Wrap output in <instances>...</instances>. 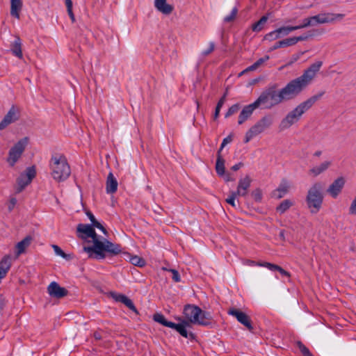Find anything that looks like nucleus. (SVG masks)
<instances>
[{
  "instance_id": "nucleus-1",
  "label": "nucleus",
  "mask_w": 356,
  "mask_h": 356,
  "mask_svg": "<svg viewBox=\"0 0 356 356\" xmlns=\"http://www.w3.org/2000/svg\"><path fill=\"white\" fill-rule=\"evenodd\" d=\"M322 65L321 60L316 61L301 76L290 81L280 90H277L276 84L269 86L260 94L256 102L262 108L270 109L284 101L294 99L312 83Z\"/></svg>"
},
{
  "instance_id": "nucleus-2",
  "label": "nucleus",
  "mask_w": 356,
  "mask_h": 356,
  "mask_svg": "<svg viewBox=\"0 0 356 356\" xmlns=\"http://www.w3.org/2000/svg\"><path fill=\"white\" fill-rule=\"evenodd\" d=\"M77 232L79 236L83 239L91 238L93 245L91 246H84L83 250L89 254L90 257L95 259H104L106 252H111L109 246L111 243L104 238V241L99 239V236L95 232V228L88 224H79L77 226Z\"/></svg>"
},
{
  "instance_id": "nucleus-3",
  "label": "nucleus",
  "mask_w": 356,
  "mask_h": 356,
  "mask_svg": "<svg viewBox=\"0 0 356 356\" xmlns=\"http://www.w3.org/2000/svg\"><path fill=\"white\" fill-rule=\"evenodd\" d=\"M325 92L322 91L315 95L308 98L307 100L299 104L292 111L289 112L287 115L281 120L279 128L283 131L290 128L295 123L298 122L302 115L309 110L313 105L324 95Z\"/></svg>"
},
{
  "instance_id": "nucleus-4",
  "label": "nucleus",
  "mask_w": 356,
  "mask_h": 356,
  "mask_svg": "<svg viewBox=\"0 0 356 356\" xmlns=\"http://www.w3.org/2000/svg\"><path fill=\"white\" fill-rule=\"evenodd\" d=\"M183 314L188 323L202 325L204 327H212L213 317L210 312L202 310L195 305H186L184 306Z\"/></svg>"
},
{
  "instance_id": "nucleus-5",
  "label": "nucleus",
  "mask_w": 356,
  "mask_h": 356,
  "mask_svg": "<svg viewBox=\"0 0 356 356\" xmlns=\"http://www.w3.org/2000/svg\"><path fill=\"white\" fill-rule=\"evenodd\" d=\"M51 175L54 180L60 182L66 180L71 174L66 157L60 154L52 155L49 161Z\"/></svg>"
},
{
  "instance_id": "nucleus-6",
  "label": "nucleus",
  "mask_w": 356,
  "mask_h": 356,
  "mask_svg": "<svg viewBox=\"0 0 356 356\" xmlns=\"http://www.w3.org/2000/svg\"><path fill=\"white\" fill-rule=\"evenodd\" d=\"M323 186L321 183H314L308 190L307 195L306 197V202L308 208L312 213H317L321 209L323 195Z\"/></svg>"
},
{
  "instance_id": "nucleus-7",
  "label": "nucleus",
  "mask_w": 356,
  "mask_h": 356,
  "mask_svg": "<svg viewBox=\"0 0 356 356\" xmlns=\"http://www.w3.org/2000/svg\"><path fill=\"white\" fill-rule=\"evenodd\" d=\"M274 122V118L271 114L264 115L259 120H258L249 130L245 133L244 143H248L254 137L263 133L266 129H269Z\"/></svg>"
},
{
  "instance_id": "nucleus-8",
  "label": "nucleus",
  "mask_w": 356,
  "mask_h": 356,
  "mask_svg": "<svg viewBox=\"0 0 356 356\" xmlns=\"http://www.w3.org/2000/svg\"><path fill=\"white\" fill-rule=\"evenodd\" d=\"M344 17L343 14L332 13H322L316 15L309 17L312 26L318 24H332L335 21L341 20Z\"/></svg>"
},
{
  "instance_id": "nucleus-9",
  "label": "nucleus",
  "mask_w": 356,
  "mask_h": 356,
  "mask_svg": "<svg viewBox=\"0 0 356 356\" xmlns=\"http://www.w3.org/2000/svg\"><path fill=\"white\" fill-rule=\"evenodd\" d=\"M28 143V138L25 137L19 140L9 151L8 162L13 166L20 158Z\"/></svg>"
},
{
  "instance_id": "nucleus-10",
  "label": "nucleus",
  "mask_w": 356,
  "mask_h": 356,
  "mask_svg": "<svg viewBox=\"0 0 356 356\" xmlns=\"http://www.w3.org/2000/svg\"><path fill=\"white\" fill-rule=\"evenodd\" d=\"M36 175V170L34 166L29 167L26 169L24 173H22L20 176L17 178V192H22L24 188L29 185L32 179Z\"/></svg>"
},
{
  "instance_id": "nucleus-11",
  "label": "nucleus",
  "mask_w": 356,
  "mask_h": 356,
  "mask_svg": "<svg viewBox=\"0 0 356 356\" xmlns=\"http://www.w3.org/2000/svg\"><path fill=\"white\" fill-rule=\"evenodd\" d=\"M21 110L19 107L13 105L3 120L0 122V130L5 129L10 124L19 120Z\"/></svg>"
},
{
  "instance_id": "nucleus-12",
  "label": "nucleus",
  "mask_w": 356,
  "mask_h": 356,
  "mask_svg": "<svg viewBox=\"0 0 356 356\" xmlns=\"http://www.w3.org/2000/svg\"><path fill=\"white\" fill-rule=\"evenodd\" d=\"M227 314L230 316H234L237 321L246 327L248 330L252 331L253 330L250 318L245 312L236 308H230L227 311Z\"/></svg>"
},
{
  "instance_id": "nucleus-13",
  "label": "nucleus",
  "mask_w": 356,
  "mask_h": 356,
  "mask_svg": "<svg viewBox=\"0 0 356 356\" xmlns=\"http://www.w3.org/2000/svg\"><path fill=\"white\" fill-rule=\"evenodd\" d=\"M309 36L307 35H302L300 36L289 38L275 43L273 46L270 48V51H274L279 48L293 46L300 41H304L308 39Z\"/></svg>"
},
{
  "instance_id": "nucleus-14",
  "label": "nucleus",
  "mask_w": 356,
  "mask_h": 356,
  "mask_svg": "<svg viewBox=\"0 0 356 356\" xmlns=\"http://www.w3.org/2000/svg\"><path fill=\"white\" fill-rule=\"evenodd\" d=\"M49 295L54 298L60 299L68 295V291L60 286L56 282H51L47 287Z\"/></svg>"
},
{
  "instance_id": "nucleus-15",
  "label": "nucleus",
  "mask_w": 356,
  "mask_h": 356,
  "mask_svg": "<svg viewBox=\"0 0 356 356\" xmlns=\"http://www.w3.org/2000/svg\"><path fill=\"white\" fill-rule=\"evenodd\" d=\"M345 185V179L340 177L336 179L327 188V193L333 198H337Z\"/></svg>"
},
{
  "instance_id": "nucleus-16",
  "label": "nucleus",
  "mask_w": 356,
  "mask_h": 356,
  "mask_svg": "<svg viewBox=\"0 0 356 356\" xmlns=\"http://www.w3.org/2000/svg\"><path fill=\"white\" fill-rule=\"evenodd\" d=\"M332 165V161L331 160L323 161L321 163L312 167L309 170L308 174L313 177H316L325 172Z\"/></svg>"
},
{
  "instance_id": "nucleus-17",
  "label": "nucleus",
  "mask_w": 356,
  "mask_h": 356,
  "mask_svg": "<svg viewBox=\"0 0 356 356\" xmlns=\"http://www.w3.org/2000/svg\"><path fill=\"white\" fill-rule=\"evenodd\" d=\"M188 321L181 320L180 323H172L170 328L175 330L180 335L185 338L194 339L195 334L192 332H188L186 330L189 327Z\"/></svg>"
},
{
  "instance_id": "nucleus-18",
  "label": "nucleus",
  "mask_w": 356,
  "mask_h": 356,
  "mask_svg": "<svg viewBox=\"0 0 356 356\" xmlns=\"http://www.w3.org/2000/svg\"><path fill=\"white\" fill-rule=\"evenodd\" d=\"M259 107V106L256 102V101H254L252 104H250L244 106L239 114L238 124H242L243 123H244L252 115L254 111Z\"/></svg>"
},
{
  "instance_id": "nucleus-19",
  "label": "nucleus",
  "mask_w": 356,
  "mask_h": 356,
  "mask_svg": "<svg viewBox=\"0 0 356 356\" xmlns=\"http://www.w3.org/2000/svg\"><path fill=\"white\" fill-rule=\"evenodd\" d=\"M251 184V179L248 175L240 179L238 183L237 189L234 191L238 196L245 197L248 194V188Z\"/></svg>"
},
{
  "instance_id": "nucleus-20",
  "label": "nucleus",
  "mask_w": 356,
  "mask_h": 356,
  "mask_svg": "<svg viewBox=\"0 0 356 356\" xmlns=\"http://www.w3.org/2000/svg\"><path fill=\"white\" fill-rule=\"evenodd\" d=\"M113 299H114L116 302L123 303L127 307H128L130 310L134 312L136 314H138L139 312L136 307H135L133 301L128 298L127 296L124 294H116L113 293Z\"/></svg>"
},
{
  "instance_id": "nucleus-21",
  "label": "nucleus",
  "mask_w": 356,
  "mask_h": 356,
  "mask_svg": "<svg viewBox=\"0 0 356 356\" xmlns=\"http://www.w3.org/2000/svg\"><path fill=\"white\" fill-rule=\"evenodd\" d=\"M122 259L129 261L131 264L136 266L143 267L146 262L144 259L137 255H132L129 252H124L122 253Z\"/></svg>"
},
{
  "instance_id": "nucleus-22",
  "label": "nucleus",
  "mask_w": 356,
  "mask_h": 356,
  "mask_svg": "<svg viewBox=\"0 0 356 356\" xmlns=\"http://www.w3.org/2000/svg\"><path fill=\"white\" fill-rule=\"evenodd\" d=\"M289 185L286 179H282L278 188L273 192V197L280 199L289 191Z\"/></svg>"
},
{
  "instance_id": "nucleus-23",
  "label": "nucleus",
  "mask_w": 356,
  "mask_h": 356,
  "mask_svg": "<svg viewBox=\"0 0 356 356\" xmlns=\"http://www.w3.org/2000/svg\"><path fill=\"white\" fill-rule=\"evenodd\" d=\"M154 6L159 12L165 15H169L173 10L172 6L167 3L166 0H155Z\"/></svg>"
},
{
  "instance_id": "nucleus-24",
  "label": "nucleus",
  "mask_w": 356,
  "mask_h": 356,
  "mask_svg": "<svg viewBox=\"0 0 356 356\" xmlns=\"http://www.w3.org/2000/svg\"><path fill=\"white\" fill-rule=\"evenodd\" d=\"M33 237L30 235L26 236L23 240L18 242L15 246L16 248V254L17 256L24 253L26 249L31 245L33 241Z\"/></svg>"
},
{
  "instance_id": "nucleus-25",
  "label": "nucleus",
  "mask_w": 356,
  "mask_h": 356,
  "mask_svg": "<svg viewBox=\"0 0 356 356\" xmlns=\"http://www.w3.org/2000/svg\"><path fill=\"white\" fill-rule=\"evenodd\" d=\"M22 8V0H10V15L17 18L20 17V11Z\"/></svg>"
},
{
  "instance_id": "nucleus-26",
  "label": "nucleus",
  "mask_w": 356,
  "mask_h": 356,
  "mask_svg": "<svg viewBox=\"0 0 356 356\" xmlns=\"http://www.w3.org/2000/svg\"><path fill=\"white\" fill-rule=\"evenodd\" d=\"M10 50L13 55L18 57L19 58H22V42L20 38L17 36L14 42L11 44Z\"/></svg>"
},
{
  "instance_id": "nucleus-27",
  "label": "nucleus",
  "mask_w": 356,
  "mask_h": 356,
  "mask_svg": "<svg viewBox=\"0 0 356 356\" xmlns=\"http://www.w3.org/2000/svg\"><path fill=\"white\" fill-rule=\"evenodd\" d=\"M216 170L219 176L225 175V159L222 158L220 151L217 153V159L216 163Z\"/></svg>"
},
{
  "instance_id": "nucleus-28",
  "label": "nucleus",
  "mask_w": 356,
  "mask_h": 356,
  "mask_svg": "<svg viewBox=\"0 0 356 356\" xmlns=\"http://www.w3.org/2000/svg\"><path fill=\"white\" fill-rule=\"evenodd\" d=\"M268 19V15L262 16L259 21L252 25V30L254 32H259L263 30L264 25Z\"/></svg>"
},
{
  "instance_id": "nucleus-29",
  "label": "nucleus",
  "mask_w": 356,
  "mask_h": 356,
  "mask_svg": "<svg viewBox=\"0 0 356 356\" xmlns=\"http://www.w3.org/2000/svg\"><path fill=\"white\" fill-rule=\"evenodd\" d=\"M153 320L160 324H161L163 326L170 327L172 323L171 321H168L164 315L162 314L156 313L153 316Z\"/></svg>"
},
{
  "instance_id": "nucleus-30",
  "label": "nucleus",
  "mask_w": 356,
  "mask_h": 356,
  "mask_svg": "<svg viewBox=\"0 0 356 356\" xmlns=\"http://www.w3.org/2000/svg\"><path fill=\"white\" fill-rule=\"evenodd\" d=\"M293 205V202L289 200H284L282 201L279 206L277 207L276 211L280 213V214H283L285 213L291 206Z\"/></svg>"
},
{
  "instance_id": "nucleus-31",
  "label": "nucleus",
  "mask_w": 356,
  "mask_h": 356,
  "mask_svg": "<svg viewBox=\"0 0 356 356\" xmlns=\"http://www.w3.org/2000/svg\"><path fill=\"white\" fill-rule=\"evenodd\" d=\"M277 33L282 36L287 35L291 31H296L294 26H282L277 29Z\"/></svg>"
},
{
  "instance_id": "nucleus-32",
  "label": "nucleus",
  "mask_w": 356,
  "mask_h": 356,
  "mask_svg": "<svg viewBox=\"0 0 356 356\" xmlns=\"http://www.w3.org/2000/svg\"><path fill=\"white\" fill-rule=\"evenodd\" d=\"M296 344L303 356H314L309 351V348H307L300 341H296Z\"/></svg>"
},
{
  "instance_id": "nucleus-33",
  "label": "nucleus",
  "mask_w": 356,
  "mask_h": 356,
  "mask_svg": "<svg viewBox=\"0 0 356 356\" xmlns=\"http://www.w3.org/2000/svg\"><path fill=\"white\" fill-rule=\"evenodd\" d=\"M237 13H238V9H237V8L234 7L232 10L230 14L224 17V19H223L224 22L229 23V22H233L235 19V18L237 15Z\"/></svg>"
},
{
  "instance_id": "nucleus-34",
  "label": "nucleus",
  "mask_w": 356,
  "mask_h": 356,
  "mask_svg": "<svg viewBox=\"0 0 356 356\" xmlns=\"http://www.w3.org/2000/svg\"><path fill=\"white\" fill-rule=\"evenodd\" d=\"M281 38L279 33H277V29L267 33L264 36V39L269 41H273Z\"/></svg>"
},
{
  "instance_id": "nucleus-35",
  "label": "nucleus",
  "mask_w": 356,
  "mask_h": 356,
  "mask_svg": "<svg viewBox=\"0 0 356 356\" xmlns=\"http://www.w3.org/2000/svg\"><path fill=\"white\" fill-rule=\"evenodd\" d=\"M304 53H305L304 51H301V52L293 54L291 56V57L290 58V60H289V62L285 65V66L287 67V66H290V65H293L294 63H296L300 58V57L304 54Z\"/></svg>"
},
{
  "instance_id": "nucleus-36",
  "label": "nucleus",
  "mask_w": 356,
  "mask_h": 356,
  "mask_svg": "<svg viewBox=\"0 0 356 356\" xmlns=\"http://www.w3.org/2000/svg\"><path fill=\"white\" fill-rule=\"evenodd\" d=\"M240 108V106L238 104H235L234 105H232V106H230L228 109V111H227V113H225V117L227 118H229V116L232 115L233 114L236 113V112H238V111L239 110Z\"/></svg>"
},
{
  "instance_id": "nucleus-37",
  "label": "nucleus",
  "mask_w": 356,
  "mask_h": 356,
  "mask_svg": "<svg viewBox=\"0 0 356 356\" xmlns=\"http://www.w3.org/2000/svg\"><path fill=\"white\" fill-rule=\"evenodd\" d=\"M257 265L259 266L267 268L268 270L271 271H276L278 266V265L277 264H271L269 262H259Z\"/></svg>"
},
{
  "instance_id": "nucleus-38",
  "label": "nucleus",
  "mask_w": 356,
  "mask_h": 356,
  "mask_svg": "<svg viewBox=\"0 0 356 356\" xmlns=\"http://www.w3.org/2000/svg\"><path fill=\"white\" fill-rule=\"evenodd\" d=\"M308 26H312V23L309 17L305 18L302 20V23L298 26H294L296 30L304 29Z\"/></svg>"
},
{
  "instance_id": "nucleus-39",
  "label": "nucleus",
  "mask_w": 356,
  "mask_h": 356,
  "mask_svg": "<svg viewBox=\"0 0 356 356\" xmlns=\"http://www.w3.org/2000/svg\"><path fill=\"white\" fill-rule=\"evenodd\" d=\"M124 251H122L121 246L117 243H113V256H119L122 258V253Z\"/></svg>"
},
{
  "instance_id": "nucleus-40",
  "label": "nucleus",
  "mask_w": 356,
  "mask_h": 356,
  "mask_svg": "<svg viewBox=\"0 0 356 356\" xmlns=\"http://www.w3.org/2000/svg\"><path fill=\"white\" fill-rule=\"evenodd\" d=\"M86 213L87 216L88 217V218L90 219V220L91 221L90 225L92 226V227L95 228V227L96 225L100 226V222L96 220L95 216L92 213L91 211H86Z\"/></svg>"
},
{
  "instance_id": "nucleus-41",
  "label": "nucleus",
  "mask_w": 356,
  "mask_h": 356,
  "mask_svg": "<svg viewBox=\"0 0 356 356\" xmlns=\"http://www.w3.org/2000/svg\"><path fill=\"white\" fill-rule=\"evenodd\" d=\"M52 248L57 255H59L64 259H67L68 255L65 254L59 246L57 245H52Z\"/></svg>"
},
{
  "instance_id": "nucleus-42",
  "label": "nucleus",
  "mask_w": 356,
  "mask_h": 356,
  "mask_svg": "<svg viewBox=\"0 0 356 356\" xmlns=\"http://www.w3.org/2000/svg\"><path fill=\"white\" fill-rule=\"evenodd\" d=\"M232 138H233V134H230L228 136H227L226 138H225L222 140V142L220 145V149H218V151H220V153H221V151L222 150V149L225 147V146L227 144H228L232 141Z\"/></svg>"
},
{
  "instance_id": "nucleus-43",
  "label": "nucleus",
  "mask_w": 356,
  "mask_h": 356,
  "mask_svg": "<svg viewBox=\"0 0 356 356\" xmlns=\"http://www.w3.org/2000/svg\"><path fill=\"white\" fill-rule=\"evenodd\" d=\"M238 196L234 191L231 193V195L226 199V202L234 207H236L235 199Z\"/></svg>"
},
{
  "instance_id": "nucleus-44",
  "label": "nucleus",
  "mask_w": 356,
  "mask_h": 356,
  "mask_svg": "<svg viewBox=\"0 0 356 356\" xmlns=\"http://www.w3.org/2000/svg\"><path fill=\"white\" fill-rule=\"evenodd\" d=\"M214 49H215V43L213 42H210L209 44V48L204 50L202 52V55L203 56H207L209 54H210L211 52H213Z\"/></svg>"
},
{
  "instance_id": "nucleus-45",
  "label": "nucleus",
  "mask_w": 356,
  "mask_h": 356,
  "mask_svg": "<svg viewBox=\"0 0 356 356\" xmlns=\"http://www.w3.org/2000/svg\"><path fill=\"white\" fill-rule=\"evenodd\" d=\"M106 189L108 193H111V170H110L107 175Z\"/></svg>"
},
{
  "instance_id": "nucleus-46",
  "label": "nucleus",
  "mask_w": 356,
  "mask_h": 356,
  "mask_svg": "<svg viewBox=\"0 0 356 356\" xmlns=\"http://www.w3.org/2000/svg\"><path fill=\"white\" fill-rule=\"evenodd\" d=\"M169 271L172 273V279L175 282H179L181 281V277H180L179 273L177 270L170 269Z\"/></svg>"
},
{
  "instance_id": "nucleus-47",
  "label": "nucleus",
  "mask_w": 356,
  "mask_h": 356,
  "mask_svg": "<svg viewBox=\"0 0 356 356\" xmlns=\"http://www.w3.org/2000/svg\"><path fill=\"white\" fill-rule=\"evenodd\" d=\"M348 211L350 215H356V196L352 201Z\"/></svg>"
},
{
  "instance_id": "nucleus-48",
  "label": "nucleus",
  "mask_w": 356,
  "mask_h": 356,
  "mask_svg": "<svg viewBox=\"0 0 356 356\" xmlns=\"http://www.w3.org/2000/svg\"><path fill=\"white\" fill-rule=\"evenodd\" d=\"M252 196L257 202H260L262 199V193L260 189H256L252 192Z\"/></svg>"
},
{
  "instance_id": "nucleus-49",
  "label": "nucleus",
  "mask_w": 356,
  "mask_h": 356,
  "mask_svg": "<svg viewBox=\"0 0 356 356\" xmlns=\"http://www.w3.org/2000/svg\"><path fill=\"white\" fill-rule=\"evenodd\" d=\"M270 58V56L268 55H266L265 56L260 58L258 59L254 63L255 66L258 68L260 65H261L264 63L268 60Z\"/></svg>"
},
{
  "instance_id": "nucleus-50",
  "label": "nucleus",
  "mask_w": 356,
  "mask_h": 356,
  "mask_svg": "<svg viewBox=\"0 0 356 356\" xmlns=\"http://www.w3.org/2000/svg\"><path fill=\"white\" fill-rule=\"evenodd\" d=\"M109 159H110V156L108 154H106L105 155V159L102 160V167L105 166L106 168L109 169V168H110Z\"/></svg>"
},
{
  "instance_id": "nucleus-51",
  "label": "nucleus",
  "mask_w": 356,
  "mask_h": 356,
  "mask_svg": "<svg viewBox=\"0 0 356 356\" xmlns=\"http://www.w3.org/2000/svg\"><path fill=\"white\" fill-rule=\"evenodd\" d=\"M17 204V199L15 197H12L10 200L9 204L8 207V211L10 212L14 209L15 206Z\"/></svg>"
},
{
  "instance_id": "nucleus-52",
  "label": "nucleus",
  "mask_w": 356,
  "mask_h": 356,
  "mask_svg": "<svg viewBox=\"0 0 356 356\" xmlns=\"http://www.w3.org/2000/svg\"><path fill=\"white\" fill-rule=\"evenodd\" d=\"M276 271H278L283 276H285V277H291L290 273L286 271V270H285L284 268H282L280 266H277V268Z\"/></svg>"
},
{
  "instance_id": "nucleus-53",
  "label": "nucleus",
  "mask_w": 356,
  "mask_h": 356,
  "mask_svg": "<svg viewBox=\"0 0 356 356\" xmlns=\"http://www.w3.org/2000/svg\"><path fill=\"white\" fill-rule=\"evenodd\" d=\"M257 69V66H255L254 63H253L252 65H251L250 66H249L246 69H245L243 71H242L240 73V75H242L249 71H254Z\"/></svg>"
},
{
  "instance_id": "nucleus-54",
  "label": "nucleus",
  "mask_w": 356,
  "mask_h": 356,
  "mask_svg": "<svg viewBox=\"0 0 356 356\" xmlns=\"http://www.w3.org/2000/svg\"><path fill=\"white\" fill-rule=\"evenodd\" d=\"M226 100V94H225L218 102L216 107L221 108Z\"/></svg>"
},
{
  "instance_id": "nucleus-55",
  "label": "nucleus",
  "mask_w": 356,
  "mask_h": 356,
  "mask_svg": "<svg viewBox=\"0 0 356 356\" xmlns=\"http://www.w3.org/2000/svg\"><path fill=\"white\" fill-rule=\"evenodd\" d=\"M243 166V163L242 162H239V163L235 164L234 165H233L231 169L233 171H236V170H239Z\"/></svg>"
},
{
  "instance_id": "nucleus-56",
  "label": "nucleus",
  "mask_w": 356,
  "mask_h": 356,
  "mask_svg": "<svg viewBox=\"0 0 356 356\" xmlns=\"http://www.w3.org/2000/svg\"><path fill=\"white\" fill-rule=\"evenodd\" d=\"M65 2L67 11H71L72 10V1L71 0H65Z\"/></svg>"
},
{
  "instance_id": "nucleus-57",
  "label": "nucleus",
  "mask_w": 356,
  "mask_h": 356,
  "mask_svg": "<svg viewBox=\"0 0 356 356\" xmlns=\"http://www.w3.org/2000/svg\"><path fill=\"white\" fill-rule=\"evenodd\" d=\"M118 189V181L117 179L113 176V193H115Z\"/></svg>"
},
{
  "instance_id": "nucleus-58",
  "label": "nucleus",
  "mask_w": 356,
  "mask_h": 356,
  "mask_svg": "<svg viewBox=\"0 0 356 356\" xmlns=\"http://www.w3.org/2000/svg\"><path fill=\"white\" fill-rule=\"evenodd\" d=\"M95 227L100 229L104 234L107 235V232L104 227L100 223V226L96 225Z\"/></svg>"
},
{
  "instance_id": "nucleus-59",
  "label": "nucleus",
  "mask_w": 356,
  "mask_h": 356,
  "mask_svg": "<svg viewBox=\"0 0 356 356\" xmlns=\"http://www.w3.org/2000/svg\"><path fill=\"white\" fill-rule=\"evenodd\" d=\"M220 109L221 108H220L216 107V110H215V113H214V119H217L218 118Z\"/></svg>"
},
{
  "instance_id": "nucleus-60",
  "label": "nucleus",
  "mask_w": 356,
  "mask_h": 356,
  "mask_svg": "<svg viewBox=\"0 0 356 356\" xmlns=\"http://www.w3.org/2000/svg\"><path fill=\"white\" fill-rule=\"evenodd\" d=\"M322 155L321 150H317L313 154V156L314 157H320Z\"/></svg>"
},
{
  "instance_id": "nucleus-61",
  "label": "nucleus",
  "mask_w": 356,
  "mask_h": 356,
  "mask_svg": "<svg viewBox=\"0 0 356 356\" xmlns=\"http://www.w3.org/2000/svg\"><path fill=\"white\" fill-rule=\"evenodd\" d=\"M67 13H68V15H70V18L72 19V22H74V15L72 12V10H71V11H67Z\"/></svg>"
},
{
  "instance_id": "nucleus-62",
  "label": "nucleus",
  "mask_w": 356,
  "mask_h": 356,
  "mask_svg": "<svg viewBox=\"0 0 356 356\" xmlns=\"http://www.w3.org/2000/svg\"><path fill=\"white\" fill-rule=\"evenodd\" d=\"M225 181H231V180H232V179H230V177H229V175H225Z\"/></svg>"
},
{
  "instance_id": "nucleus-63",
  "label": "nucleus",
  "mask_w": 356,
  "mask_h": 356,
  "mask_svg": "<svg viewBox=\"0 0 356 356\" xmlns=\"http://www.w3.org/2000/svg\"><path fill=\"white\" fill-rule=\"evenodd\" d=\"M107 296H108V297H111V292H108V293H107Z\"/></svg>"
},
{
  "instance_id": "nucleus-64",
  "label": "nucleus",
  "mask_w": 356,
  "mask_h": 356,
  "mask_svg": "<svg viewBox=\"0 0 356 356\" xmlns=\"http://www.w3.org/2000/svg\"><path fill=\"white\" fill-rule=\"evenodd\" d=\"M280 235H281V236H283V235H284V234H283V232H280Z\"/></svg>"
}]
</instances>
